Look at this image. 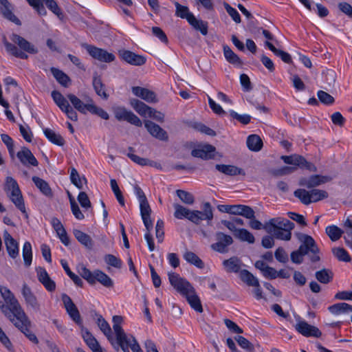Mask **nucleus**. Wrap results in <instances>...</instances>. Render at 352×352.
<instances>
[{
  "label": "nucleus",
  "instance_id": "13d9d810",
  "mask_svg": "<svg viewBox=\"0 0 352 352\" xmlns=\"http://www.w3.org/2000/svg\"><path fill=\"white\" fill-rule=\"evenodd\" d=\"M110 185L112 191L113 192L118 201L121 206H124V199L122 196V192L120 190V188L117 184V182L115 179H111L110 180Z\"/></svg>",
  "mask_w": 352,
  "mask_h": 352
},
{
  "label": "nucleus",
  "instance_id": "0eeeda50",
  "mask_svg": "<svg viewBox=\"0 0 352 352\" xmlns=\"http://www.w3.org/2000/svg\"><path fill=\"white\" fill-rule=\"evenodd\" d=\"M213 218L212 209L209 202L203 206V212L199 210H190L187 219L195 224H199L204 219L211 221Z\"/></svg>",
  "mask_w": 352,
  "mask_h": 352
},
{
  "label": "nucleus",
  "instance_id": "8fccbe9b",
  "mask_svg": "<svg viewBox=\"0 0 352 352\" xmlns=\"http://www.w3.org/2000/svg\"><path fill=\"white\" fill-rule=\"evenodd\" d=\"M98 325L100 330L106 336L109 341L111 342L112 344H113L110 326L101 316L98 318Z\"/></svg>",
  "mask_w": 352,
  "mask_h": 352
},
{
  "label": "nucleus",
  "instance_id": "2f4dec72",
  "mask_svg": "<svg viewBox=\"0 0 352 352\" xmlns=\"http://www.w3.org/2000/svg\"><path fill=\"white\" fill-rule=\"evenodd\" d=\"M247 146L250 151H259L263 146V141L261 138L255 134L250 135L247 138Z\"/></svg>",
  "mask_w": 352,
  "mask_h": 352
},
{
  "label": "nucleus",
  "instance_id": "473e14b6",
  "mask_svg": "<svg viewBox=\"0 0 352 352\" xmlns=\"http://www.w3.org/2000/svg\"><path fill=\"white\" fill-rule=\"evenodd\" d=\"M43 133H44L45 137L52 143L56 144L58 146H63L64 145L65 140L63 138V137L59 133H56L52 129L46 128L43 130Z\"/></svg>",
  "mask_w": 352,
  "mask_h": 352
},
{
  "label": "nucleus",
  "instance_id": "6e6d98bb",
  "mask_svg": "<svg viewBox=\"0 0 352 352\" xmlns=\"http://www.w3.org/2000/svg\"><path fill=\"white\" fill-rule=\"evenodd\" d=\"M70 179L73 184L78 188H82V182H86L87 179L85 177H80L77 170L75 168L71 169Z\"/></svg>",
  "mask_w": 352,
  "mask_h": 352
},
{
  "label": "nucleus",
  "instance_id": "69168bd1",
  "mask_svg": "<svg viewBox=\"0 0 352 352\" xmlns=\"http://www.w3.org/2000/svg\"><path fill=\"white\" fill-rule=\"evenodd\" d=\"M80 276L90 284H94L95 271L93 272L85 266H82L78 271Z\"/></svg>",
  "mask_w": 352,
  "mask_h": 352
},
{
  "label": "nucleus",
  "instance_id": "a878e982",
  "mask_svg": "<svg viewBox=\"0 0 352 352\" xmlns=\"http://www.w3.org/2000/svg\"><path fill=\"white\" fill-rule=\"evenodd\" d=\"M92 85L98 96L105 100L108 98L109 95L106 93L105 85L102 83L101 78L97 73L94 75Z\"/></svg>",
  "mask_w": 352,
  "mask_h": 352
},
{
  "label": "nucleus",
  "instance_id": "f257e3e1",
  "mask_svg": "<svg viewBox=\"0 0 352 352\" xmlns=\"http://www.w3.org/2000/svg\"><path fill=\"white\" fill-rule=\"evenodd\" d=\"M296 236L301 245L297 250L292 252V261L296 264H300L303 261L305 255H308L313 263L320 261V250L314 239L311 236L300 232L296 233Z\"/></svg>",
  "mask_w": 352,
  "mask_h": 352
},
{
  "label": "nucleus",
  "instance_id": "c756f323",
  "mask_svg": "<svg viewBox=\"0 0 352 352\" xmlns=\"http://www.w3.org/2000/svg\"><path fill=\"white\" fill-rule=\"evenodd\" d=\"M73 233L75 238L79 243H80L89 250L92 249L94 243L89 235L80 230H74Z\"/></svg>",
  "mask_w": 352,
  "mask_h": 352
},
{
  "label": "nucleus",
  "instance_id": "f03ea898",
  "mask_svg": "<svg viewBox=\"0 0 352 352\" xmlns=\"http://www.w3.org/2000/svg\"><path fill=\"white\" fill-rule=\"evenodd\" d=\"M10 40L14 44H16L19 49H18L15 45L10 43L6 36L3 37L2 42L5 46L6 52L16 58L28 59V56L25 52H28L31 54L38 53V49L33 44L16 34H12L10 36Z\"/></svg>",
  "mask_w": 352,
  "mask_h": 352
},
{
  "label": "nucleus",
  "instance_id": "1a4fd4ad",
  "mask_svg": "<svg viewBox=\"0 0 352 352\" xmlns=\"http://www.w3.org/2000/svg\"><path fill=\"white\" fill-rule=\"evenodd\" d=\"M85 48L91 57L100 62L111 63L116 58L113 54L109 53L105 50L96 47L94 45H85Z\"/></svg>",
  "mask_w": 352,
  "mask_h": 352
},
{
  "label": "nucleus",
  "instance_id": "5701e85b",
  "mask_svg": "<svg viewBox=\"0 0 352 352\" xmlns=\"http://www.w3.org/2000/svg\"><path fill=\"white\" fill-rule=\"evenodd\" d=\"M51 224L58 236L60 241L65 245H68L69 243V239L60 221L56 217H53L51 220Z\"/></svg>",
  "mask_w": 352,
  "mask_h": 352
},
{
  "label": "nucleus",
  "instance_id": "bf43d9fd",
  "mask_svg": "<svg viewBox=\"0 0 352 352\" xmlns=\"http://www.w3.org/2000/svg\"><path fill=\"white\" fill-rule=\"evenodd\" d=\"M326 233L332 241H335L341 237L342 231L336 226H329L326 228Z\"/></svg>",
  "mask_w": 352,
  "mask_h": 352
},
{
  "label": "nucleus",
  "instance_id": "c85d7f7f",
  "mask_svg": "<svg viewBox=\"0 0 352 352\" xmlns=\"http://www.w3.org/2000/svg\"><path fill=\"white\" fill-rule=\"evenodd\" d=\"M32 181L44 195L48 197H52V190L46 181L36 176L32 177Z\"/></svg>",
  "mask_w": 352,
  "mask_h": 352
},
{
  "label": "nucleus",
  "instance_id": "dca6fc26",
  "mask_svg": "<svg viewBox=\"0 0 352 352\" xmlns=\"http://www.w3.org/2000/svg\"><path fill=\"white\" fill-rule=\"evenodd\" d=\"M3 239L9 256L12 258H16L19 252V244L16 241L7 230L3 232Z\"/></svg>",
  "mask_w": 352,
  "mask_h": 352
},
{
  "label": "nucleus",
  "instance_id": "58836bf2",
  "mask_svg": "<svg viewBox=\"0 0 352 352\" xmlns=\"http://www.w3.org/2000/svg\"><path fill=\"white\" fill-rule=\"evenodd\" d=\"M316 278L321 283L327 284L333 280V273L331 270L322 269L317 271L315 274Z\"/></svg>",
  "mask_w": 352,
  "mask_h": 352
},
{
  "label": "nucleus",
  "instance_id": "f8f14e48",
  "mask_svg": "<svg viewBox=\"0 0 352 352\" xmlns=\"http://www.w3.org/2000/svg\"><path fill=\"white\" fill-rule=\"evenodd\" d=\"M281 159L285 164L294 165L295 166L294 167L299 166L312 171L316 170L314 164L308 162L303 157L298 155H283L281 157Z\"/></svg>",
  "mask_w": 352,
  "mask_h": 352
},
{
  "label": "nucleus",
  "instance_id": "864d4df0",
  "mask_svg": "<svg viewBox=\"0 0 352 352\" xmlns=\"http://www.w3.org/2000/svg\"><path fill=\"white\" fill-rule=\"evenodd\" d=\"M292 229H273L272 232L273 235L278 239L289 241L291 239L292 233L291 230Z\"/></svg>",
  "mask_w": 352,
  "mask_h": 352
},
{
  "label": "nucleus",
  "instance_id": "6e6552de",
  "mask_svg": "<svg viewBox=\"0 0 352 352\" xmlns=\"http://www.w3.org/2000/svg\"><path fill=\"white\" fill-rule=\"evenodd\" d=\"M168 275L170 285L182 295L189 293L192 289L190 283L181 278L179 274L175 272H169Z\"/></svg>",
  "mask_w": 352,
  "mask_h": 352
},
{
  "label": "nucleus",
  "instance_id": "09e8293b",
  "mask_svg": "<svg viewBox=\"0 0 352 352\" xmlns=\"http://www.w3.org/2000/svg\"><path fill=\"white\" fill-rule=\"evenodd\" d=\"M23 257L24 264L26 267H29L32 263V252L31 243L28 241L25 242L23 247Z\"/></svg>",
  "mask_w": 352,
  "mask_h": 352
},
{
  "label": "nucleus",
  "instance_id": "bb28decb",
  "mask_svg": "<svg viewBox=\"0 0 352 352\" xmlns=\"http://www.w3.org/2000/svg\"><path fill=\"white\" fill-rule=\"evenodd\" d=\"M82 338L84 341L93 352H103L98 342L89 331H85L83 332Z\"/></svg>",
  "mask_w": 352,
  "mask_h": 352
},
{
  "label": "nucleus",
  "instance_id": "cd10ccee",
  "mask_svg": "<svg viewBox=\"0 0 352 352\" xmlns=\"http://www.w3.org/2000/svg\"><path fill=\"white\" fill-rule=\"evenodd\" d=\"M215 167L217 170L227 175L234 176L245 174L241 168L232 165L217 164Z\"/></svg>",
  "mask_w": 352,
  "mask_h": 352
},
{
  "label": "nucleus",
  "instance_id": "39448f33",
  "mask_svg": "<svg viewBox=\"0 0 352 352\" xmlns=\"http://www.w3.org/2000/svg\"><path fill=\"white\" fill-rule=\"evenodd\" d=\"M4 190L15 206L25 215V218H28V215L21 192L16 181L12 177H6Z\"/></svg>",
  "mask_w": 352,
  "mask_h": 352
},
{
  "label": "nucleus",
  "instance_id": "37998d69",
  "mask_svg": "<svg viewBox=\"0 0 352 352\" xmlns=\"http://www.w3.org/2000/svg\"><path fill=\"white\" fill-rule=\"evenodd\" d=\"M234 236L241 241H245L251 244L255 241L254 235L248 230L243 228L238 230Z\"/></svg>",
  "mask_w": 352,
  "mask_h": 352
},
{
  "label": "nucleus",
  "instance_id": "f704fd0d",
  "mask_svg": "<svg viewBox=\"0 0 352 352\" xmlns=\"http://www.w3.org/2000/svg\"><path fill=\"white\" fill-rule=\"evenodd\" d=\"M188 23L192 25L196 30L200 31L203 35L208 34V23L202 20L196 19L194 15L190 16Z\"/></svg>",
  "mask_w": 352,
  "mask_h": 352
},
{
  "label": "nucleus",
  "instance_id": "a211bd4d",
  "mask_svg": "<svg viewBox=\"0 0 352 352\" xmlns=\"http://www.w3.org/2000/svg\"><path fill=\"white\" fill-rule=\"evenodd\" d=\"M0 12L6 19L16 25H21L20 20L13 14V6L8 0H0Z\"/></svg>",
  "mask_w": 352,
  "mask_h": 352
},
{
  "label": "nucleus",
  "instance_id": "c03bdc74",
  "mask_svg": "<svg viewBox=\"0 0 352 352\" xmlns=\"http://www.w3.org/2000/svg\"><path fill=\"white\" fill-rule=\"evenodd\" d=\"M241 280L250 286H258V279L249 271L243 270L240 272Z\"/></svg>",
  "mask_w": 352,
  "mask_h": 352
},
{
  "label": "nucleus",
  "instance_id": "338daca9",
  "mask_svg": "<svg viewBox=\"0 0 352 352\" xmlns=\"http://www.w3.org/2000/svg\"><path fill=\"white\" fill-rule=\"evenodd\" d=\"M317 96L319 100L325 105H331L335 101L332 96L322 90L318 91Z\"/></svg>",
  "mask_w": 352,
  "mask_h": 352
},
{
  "label": "nucleus",
  "instance_id": "de8ad7c7",
  "mask_svg": "<svg viewBox=\"0 0 352 352\" xmlns=\"http://www.w3.org/2000/svg\"><path fill=\"white\" fill-rule=\"evenodd\" d=\"M122 317L120 316H114L113 317V329L114 330L116 337H119L120 340L122 338H123L124 335H125V332L122 329L120 326V324L122 322Z\"/></svg>",
  "mask_w": 352,
  "mask_h": 352
},
{
  "label": "nucleus",
  "instance_id": "9b49d317",
  "mask_svg": "<svg viewBox=\"0 0 352 352\" xmlns=\"http://www.w3.org/2000/svg\"><path fill=\"white\" fill-rule=\"evenodd\" d=\"M294 223L282 217L271 219L268 222L265 223L263 226V229L267 232H272L273 229H294Z\"/></svg>",
  "mask_w": 352,
  "mask_h": 352
},
{
  "label": "nucleus",
  "instance_id": "2eb2a0df",
  "mask_svg": "<svg viewBox=\"0 0 352 352\" xmlns=\"http://www.w3.org/2000/svg\"><path fill=\"white\" fill-rule=\"evenodd\" d=\"M38 280L49 292H53L56 289L55 282L51 279L46 270L42 267L36 268Z\"/></svg>",
  "mask_w": 352,
  "mask_h": 352
},
{
  "label": "nucleus",
  "instance_id": "423d86ee",
  "mask_svg": "<svg viewBox=\"0 0 352 352\" xmlns=\"http://www.w3.org/2000/svg\"><path fill=\"white\" fill-rule=\"evenodd\" d=\"M115 118L118 121H126L136 126H142V122L132 111L127 110L124 107L117 106L113 108Z\"/></svg>",
  "mask_w": 352,
  "mask_h": 352
},
{
  "label": "nucleus",
  "instance_id": "4c0bfd02",
  "mask_svg": "<svg viewBox=\"0 0 352 352\" xmlns=\"http://www.w3.org/2000/svg\"><path fill=\"white\" fill-rule=\"evenodd\" d=\"M96 281H98L107 288L112 287L113 285V282L111 278L100 270H95L94 283Z\"/></svg>",
  "mask_w": 352,
  "mask_h": 352
},
{
  "label": "nucleus",
  "instance_id": "412c9836",
  "mask_svg": "<svg viewBox=\"0 0 352 352\" xmlns=\"http://www.w3.org/2000/svg\"><path fill=\"white\" fill-rule=\"evenodd\" d=\"M140 214L146 228H153V223L151 219V208L147 199L140 202Z\"/></svg>",
  "mask_w": 352,
  "mask_h": 352
},
{
  "label": "nucleus",
  "instance_id": "6ab92c4d",
  "mask_svg": "<svg viewBox=\"0 0 352 352\" xmlns=\"http://www.w3.org/2000/svg\"><path fill=\"white\" fill-rule=\"evenodd\" d=\"M214 146L210 144H206L201 148L193 149L191 151V155L195 157H199L203 160H209L214 157Z\"/></svg>",
  "mask_w": 352,
  "mask_h": 352
},
{
  "label": "nucleus",
  "instance_id": "4468645a",
  "mask_svg": "<svg viewBox=\"0 0 352 352\" xmlns=\"http://www.w3.org/2000/svg\"><path fill=\"white\" fill-rule=\"evenodd\" d=\"M296 330L305 337L320 338L322 336L320 330L305 321H299L295 326Z\"/></svg>",
  "mask_w": 352,
  "mask_h": 352
},
{
  "label": "nucleus",
  "instance_id": "ddd939ff",
  "mask_svg": "<svg viewBox=\"0 0 352 352\" xmlns=\"http://www.w3.org/2000/svg\"><path fill=\"white\" fill-rule=\"evenodd\" d=\"M144 124L149 134L155 138L162 141H167L168 140L166 131L158 124L148 120H144Z\"/></svg>",
  "mask_w": 352,
  "mask_h": 352
},
{
  "label": "nucleus",
  "instance_id": "603ef678",
  "mask_svg": "<svg viewBox=\"0 0 352 352\" xmlns=\"http://www.w3.org/2000/svg\"><path fill=\"white\" fill-rule=\"evenodd\" d=\"M129 153H127V156L135 163L140 166H152V162L146 158L140 157L137 155L133 154V148L129 147Z\"/></svg>",
  "mask_w": 352,
  "mask_h": 352
},
{
  "label": "nucleus",
  "instance_id": "052dcab7",
  "mask_svg": "<svg viewBox=\"0 0 352 352\" xmlns=\"http://www.w3.org/2000/svg\"><path fill=\"white\" fill-rule=\"evenodd\" d=\"M176 194L180 200L186 204L191 205L195 201L193 195L187 191L183 190H177L176 191Z\"/></svg>",
  "mask_w": 352,
  "mask_h": 352
},
{
  "label": "nucleus",
  "instance_id": "49530a36",
  "mask_svg": "<svg viewBox=\"0 0 352 352\" xmlns=\"http://www.w3.org/2000/svg\"><path fill=\"white\" fill-rule=\"evenodd\" d=\"M52 98L56 104L63 111L69 104L64 96L58 91H52L51 94Z\"/></svg>",
  "mask_w": 352,
  "mask_h": 352
},
{
  "label": "nucleus",
  "instance_id": "9d476101",
  "mask_svg": "<svg viewBox=\"0 0 352 352\" xmlns=\"http://www.w3.org/2000/svg\"><path fill=\"white\" fill-rule=\"evenodd\" d=\"M217 242L211 245V248L219 253L228 252V247L232 244L233 239L231 236L218 232L215 234Z\"/></svg>",
  "mask_w": 352,
  "mask_h": 352
},
{
  "label": "nucleus",
  "instance_id": "72a5a7b5",
  "mask_svg": "<svg viewBox=\"0 0 352 352\" xmlns=\"http://www.w3.org/2000/svg\"><path fill=\"white\" fill-rule=\"evenodd\" d=\"M22 295L28 305L31 307H36L38 305L36 296L27 284L23 285Z\"/></svg>",
  "mask_w": 352,
  "mask_h": 352
},
{
  "label": "nucleus",
  "instance_id": "4be33fe9",
  "mask_svg": "<svg viewBox=\"0 0 352 352\" xmlns=\"http://www.w3.org/2000/svg\"><path fill=\"white\" fill-rule=\"evenodd\" d=\"M132 92L135 96L141 98L147 102L155 103L157 102L155 94L148 89L141 87H133Z\"/></svg>",
  "mask_w": 352,
  "mask_h": 352
},
{
  "label": "nucleus",
  "instance_id": "20e7f679",
  "mask_svg": "<svg viewBox=\"0 0 352 352\" xmlns=\"http://www.w3.org/2000/svg\"><path fill=\"white\" fill-rule=\"evenodd\" d=\"M67 96L74 108L80 113L86 114L87 112H89L91 114L98 116L104 120H108L109 118L108 113L103 109L97 107L90 97H87L85 99V102H84L74 94H69Z\"/></svg>",
  "mask_w": 352,
  "mask_h": 352
},
{
  "label": "nucleus",
  "instance_id": "e433bc0d",
  "mask_svg": "<svg viewBox=\"0 0 352 352\" xmlns=\"http://www.w3.org/2000/svg\"><path fill=\"white\" fill-rule=\"evenodd\" d=\"M223 264L226 271L228 272H238L241 267V263L236 257H232L228 260H225Z\"/></svg>",
  "mask_w": 352,
  "mask_h": 352
},
{
  "label": "nucleus",
  "instance_id": "b1692460",
  "mask_svg": "<svg viewBox=\"0 0 352 352\" xmlns=\"http://www.w3.org/2000/svg\"><path fill=\"white\" fill-rule=\"evenodd\" d=\"M330 179L327 176H321L318 175H312L308 179H302L300 182L301 186L307 188H314L322 184L329 182Z\"/></svg>",
  "mask_w": 352,
  "mask_h": 352
},
{
  "label": "nucleus",
  "instance_id": "680f3d73",
  "mask_svg": "<svg viewBox=\"0 0 352 352\" xmlns=\"http://www.w3.org/2000/svg\"><path fill=\"white\" fill-rule=\"evenodd\" d=\"M311 203L316 202L328 197V192L325 190L313 189L310 190Z\"/></svg>",
  "mask_w": 352,
  "mask_h": 352
},
{
  "label": "nucleus",
  "instance_id": "a18cd8bd",
  "mask_svg": "<svg viewBox=\"0 0 352 352\" xmlns=\"http://www.w3.org/2000/svg\"><path fill=\"white\" fill-rule=\"evenodd\" d=\"M61 265L64 270L65 271L66 274L69 276V277L74 281V283L80 287L82 286L83 281L76 274H75L74 272H72L67 264V262L65 260L62 259L60 261Z\"/></svg>",
  "mask_w": 352,
  "mask_h": 352
},
{
  "label": "nucleus",
  "instance_id": "0e129e2a",
  "mask_svg": "<svg viewBox=\"0 0 352 352\" xmlns=\"http://www.w3.org/2000/svg\"><path fill=\"white\" fill-rule=\"evenodd\" d=\"M117 344L122 349L124 352H130L131 349V337L127 336L126 334L124 335L123 338L120 340L119 337L116 338Z\"/></svg>",
  "mask_w": 352,
  "mask_h": 352
},
{
  "label": "nucleus",
  "instance_id": "c9c22d12",
  "mask_svg": "<svg viewBox=\"0 0 352 352\" xmlns=\"http://www.w3.org/2000/svg\"><path fill=\"white\" fill-rule=\"evenodd\" d=\"M184 258L188 263L196 266L197 268L203 269L204 263L199 257L194 252L190 251H186L183 255Z\"/></svg>",
  "mask_w": 352,
  "mask_h": 352
},
{
  "label": "nucleus",
  "instance_id": "ea45409f",
  "mask_svg": "<svg viewBox=\"0 0 352 352\" xmlns=\"http://www.w3.org/2000/svg\"><path fill=\"white\" fill-rule=\"evenodd\" d=\"M50 70L54 77L61 85L65 87H68L70 79L67 74L55 67H52Z\"/></svg>",
  "mask_w": 352,
  "mask_h": 352
},
{
  "label": "nucleus",
  "instance_id": "e2e57ef3",
  "mask_svg": "<svg viewBox=\"0 0 352 352\" xmlns=\"http://www.w3.org/2000/svg\"><path fill=\"white\" fill-rule=\"evenodd\" d=\"M173 206L175 208L174 216L175 218L178 219H182L183 218L187 219L190 210L178 204H175Z\"/></svg>",
  "mask_w": 352,
  "mask_h": 352
},
{
  "label": "nucleus",
  "instance_id": "774afa93",
  "mask_svg": "<svg viewBox=\"0 0 352 352\" xmlns=\"http://www.w3.org/2000/svg\"><path fill=\"white\" fill-rule=\"evenodd\" d=\"M224 8H225L226 12H228V14L230 16V17L232 19V20L235 23H241V16H240L239 13L238 12V11L235 8L230 6L227 3H224Z\"/></svg>",
  "mask_w": 352,
  "mask_h": 352
},
{
  "label": "nucleus",
  "instance_id": "7ed1b4c3",
  "mask_svg": "<svg viewBox=\"0 0 352 352\" xmlns=\"http://www.w3.org/2000/svg\"><path fill=\"white\" fill-rule=\"evenodd\" d=\"M4 315L19 328L25 336L32 342L38 343V340L34 333H32L28 327L30 321L23 309H2Z\"/></svg>",
  "mask_w": 352,
  "mask_h": 352
},
{
  "label": "nucleus",
  "instance_id": "3c124183",
  "mask_svg": "<svg viewBox=\"0 0 352 352\" xmlns=\"http://www.w3.org/2000/svg\"><path fill=\"white\" fill-rule=\"evenodd\" d=\"M175 6L176 8L175 15L177 16L182 19H186L188 21V19H190V16L194 15L189 11V9L187 6H182L178 2H175Z\"/></svg>",
  "mask_w": 352,
  "mask_h": 352
},
{
  "label": "nucleus",
  "instance_id": "393cba45",
  "mask_svg": "<svg viewBox=\"0 0 352 352\" xmlns=\"http://www.w3.org/2000/svg\"><path fill=\"white\" fill-rule=\"evenodd\" d=\"M0 293L8 305L10 306L12 308H20L18 300L8 287L0 286Z\"/></svg>",
  "mask_w": 352,
  "mask_h": 352
},
{
  "label": "nucleus",
  "instance_id": "79ce46f5",
  "mask_svg": "<svg viewBox=\"0 0 352 352\" xmlns=\"http://www.w3.org/2000/svg\"><path fill=\"white\" fill-rule=\"evenodd\" d=\"M223 54L230 63L239 65L242 64L240 58L228 45L223 46Z\"/></svg>",
  "mask_w": 352,
  "mask_h": 352
},
{
  "label": "nucleus",
  "instance_id": "4d7b16f0",
  "mask_svg": "<svg viewBox=\"0 0 352 352\" xmlns=\"http://www.w3.org/2000/svg\"><path fill=\"white\" fill-rule=\"evenodd\" d=\"M184 296L186 297V299L192 308H202L200 300L195 294L193 287L189 293L185 294Z\"/></svg>",
  "mask_w": 352,
  "mask_h": 352
},
{
  "label": "nucleus",
  "instance_id": "a19ab883",
  "mask_svg": "<svg viewBox=\"0 0 352 352\" xmlns=\"http://www.w3.org/2000/svg\"><path fill=\"white\" fill-rule=\"evenodd\" d=\"M265 45L277 56L280 57L282 60L286 63L292 62V58L289 54L276 48L270 42L266 41Z\"/></svg>",
  "mask_w": 352,
  "mask_h": 352
},
{
  "label": "nucleus",
  "instance_id": "5fc2aeb1",
  "mask_svg": "<svg viewBox=\"0 0 352 352\" xmlns=\"http://www.w3.org/2000/svg\"><path fill=\"white\" fill-rule=\"evenodd\" d=\"M294 195L305 205H309L311 204L310 191L299 188L294 191Z\"/></svg>",
  "mask_w": 352,
  "mask_h": 352
},
{
  "label": "nucleus",
  "instance_id": "f3484780",
  "mask_svg": "<svg viewBox=\"0 0 352 352\" xmlns=\"http://www.w3.org/2000/svg\"><path fill=\"white\" fill-rule=\"evenodd\" d=\"M120 56L122 60L132 65L141 66L146 63V58L144 56L138 55L129 50L120 52Z\"/></svg>",
  "mask_w": 352,
  "mask_h": 352
},
{
  "label": "nucleus",
  "instance_id": "7c9ffc66",
  "mask_svg": "<svg viewBox=\"0 0 352 352\" xmlns=\"http://www.w3.org/2000/svg\"><path fill=\"white\" fill-rule=\"evenodd\" d=\"M131 105L141 116L146 117L149 114L151 107L137 99L131 100Z\"/></svg>",
  "mask_w": 352,
  "mask_h": 352
},
{
  "label": "nucleus",
  "instance_id": "aec40b11",
  "mask_svg": "<svg viewBox=\"0 0 352 352\" xmlns=\"http://www.w3.org/2000/svg\"><path fill=\"white\" fill-rule=\"evenodd\" d=\"M16 155L20 162L25 166L32 165L36 166L38 164L36 157L34 156L31 151L27 147H23L21 151L17 153Z\"/></svg>",
  "mask_w": 352,
  "mask_h": 352
}]
</instances>
